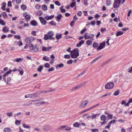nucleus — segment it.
Returning a JSON list of instances; mask_svg holds the SVG:
<instances>
[{"instance_id": "f257e3e1", "label": "nucleus", "mask_w": 132, "mask_h": 132, "mask_svg": "<svg viewBox=\"0 0 132 132\" xmlns=\"http://www.w3.org/2000/svg\"><path fill=\"white\" fill-rule=\"evenodd\" d=\"M79 50L77 48L74 49L71 52V57L72 58H76L79 56Z\"/></svg>"}, {"instance_id": "f03ea898", "label": "nucleus", "mask_w": 132, "mask_h": 132, "mask_svg": "<svg viewBox=\"0 0 132 132\" xmlns=\"http://www.w3.org/2000/svg\"><path fill=\"white\" fill-rule=\"evenodd\" d=\"M114 84L112 82H110L107 83L105 85V88L106 89H111L113 88Z\"/></svg>"}, {"instance_id": "7ed1b4c3", "label": "nucleus", "mask_w": 132, "mask_h": 132, "mask_svg": "<svg viewBox=\"0 0 132 132\" xmlns=\"http://www.w3.org/2000/svg\"><path fill=\"white\" fill-rule=\"evenodd\" d=\"M29 49L30 51H33L35 52H37L39 51V48L37 45L33 46V45L31 44L29 46Z\"/></svg>"}, {"instance_id": "20e7f679", "label": "nucleus", "mask_w": 132, "mask_h": 132, "mask_svg": "<svg viewBox=\"0 0 132 132\" xmlns=\"http://www.w3.org/2000/svg\"><path fill=\"white\" fill-rule=\"evenodd\" d=\"M37 93L30 94L25 95L24 97L25 98H32L33 97H38V95Z\"/></svg>"}, {"instance_id": "39448f33", "label": "nucleus", "mask_w": 132, "mask_h": 132, "mask_svg": "<svg viewBox=\"0 0 132 132\" xmlns=\"http://www.w3.org/2000/svg\"><path fill=\"white\" fill-rule=\"evenodd\" d=\"M35 39V38L33 37H27L25 40V42L28 43H31Z\"/></svg>"}, {"instance_id": "423d86ee", "label": "nucleus", "mask_w": 132, "mask_h": 132, "mask_svg": "<svg viewBox=\"0 0 132 132\" xmlns=\"http://www.w3.org/2000/svg\"><path fill=\"white\" fill-rule=\"evenodd\" d=\"M120 0H114L113 4V7L115 8H117L119 7L121 3Z\"/></svg>"}, {"instance_id": "0eeeda50", "label": "nucleus", "mask_w": 132, "mask_h": 132, "mask_svg": "<svg viewBox=\"0 0 132 132\" xmlns=\"http://www.w3.org/2000/svg\"><path fill=\"white\" fill-rule=\"evenodd\" d=\"M105 45V42H103L102 43H101L99 47L97 48V51H99L102 50L104 48Z\"/></svg>"}, {"instance_id": "6e6552de", "label": "nucleus", "mask_w": 132, "mask_h": 132, "mask_svg": "<svg viewBox=\"0 0 132 132\" xmlns=\"http://www.w3.org/2000/svg\"><path fill=\"white\" fill-rule=\"evenodd\" d=\"M88 103V100H86L81 103L79 105L80 107L82 108H85Z\"/></svg>"}, {"instance_id": "1a4fd4ad", "label": "nucleus", "mask_w": 132, "mask_h": 132, "mask_svg": "<svg viewBox=\"0 0 132 132\" xmlns=\"http://www.w3.org/2000/svg\"><path fill=\"white\" fill-rule=\"evenodd\" d=\"M100 104L99 103L97 104H96V105H94L93 106L91 107H90L89 108H87L85 110H83V112H84V113L85 112H87L88 111H89L91 109H93V108L96 107L98 106H99Z\"/></svg>"}, {"instance_id": "9d476101", "label": "nucleus", "mask_w": 132, "mask_h": 132, "mask_svg": "<svg viewBox=\"0 0 132 132\" xmlns=\"http://www.w3.org/2000/svg\"><path fill=\"white\" fill-rule=\"evenodd\" d=\"M47 34L49 37V39L54 40V38L52 37L54 35V32L52 31H50L48 32Z\"/></svg>"}, {"instance_id": "9b49d317", "label": "nucleus", "mask_w": 132, "mask_h": 132, "mask_svg": "<svg viewBox=\"0 0 132 132\" xmlns=\"http://www.w3.org/2000/svg\"><path fill=\"white\" fill-rule=\"evenodd\" d=\"M41 23L43 25H45L47 23L46 21L42 17H40L39 18Z\"/></svg>"}, {"instance_id": "f8f14e48", "label": "nucleus", "mask_w": 132, "mask_h": 132, "mask_svg": "<svg viewBox=\"0 0 132 132\" xmlns=\"http://www.w3.org/2000/svg\"><path fill=\"white\" fill-rule=\"evenodd\" d=\"M9 28L6 26H5L2 28V31L4 33L7 32H9Z\"/></svg>"}, {"instance_id": "ddd939ff", "label": "nucleus", "mask_w": 132, "mask_h": 132, "mask_svg": "<svg viewBox=\"0 0 132 132\" xmlns=\"http://www.w3.org/2000/svg\"><path fill=\"white\" fill-rule=\"evenodd\" d=\"M52 46H51L48 47H42V51H49L52 48Z\"/></svg>"}, {"instance_id": "4468645a", "label": "nucleus", "mask_w": 132, "mask_h": 132, "mask_svg": "<svg viewBox=\"0 0 132 132\" xmlns=\"http://www.w3.org/2000/svg\"><path fill=\"white\" fill-rule=\"evenodd\" d=\"M100 114L99 113L96 114L93 113L91 116L92 119H95L96 117H98L99 116Z\"/></svg>"}, {"instance_id": "2eb2a0df", "label": "nucleus", "mask_w": 132, "mask_h": 132, "mask_svg": "<svg viewBox=\"0 0 132 132\" xmlns=\"http://www.w3.org/2000/svg\"><path fill=\"white\" fill-rule=\"evenodd\" d=\"M73 125L74 127L78 128L80 126V124L78 122H76L73 124Z\"/></svg>"}, {"instance_id": "dca6fc26", "label": "nucleus", "mask_w": 132, "mask_h": 132, "mask_svg": "<svg viewBox=\"0 0 132 132\" xmlns=\"http://www.w3.org/2000/svg\"><path fill=\"white\" fill-rule=\"evenodd\" d=\"M28 45L26 44L24 48L21 49V50L23 51H28L27 49H28Z\"/></svg>"}, {"instance_id": "f3484780", "label": "nucleus", "mask_w": 132, "mask_h": 132, "mask_svg": "<svg viewBox=\"0 0 132 132\" xmlns=\"http://www.w3.org/2000/svg\"><path fill=\"white\" fill-rule=\"evenodd\" d=\"M56 37L57 39L59 40L62 38V35L61 34H57L56 35Z\"/></svg>"}, {"instance_id": "a211bd4d", "label": "nucleus", "mask_w": 132, "mask_h": 132, "mask_svg": "<svg viewBox=\"0 0 132 132\" xmlns=\"http://www.w3.org/2000/svg\"><path fill=\"white\" fill-rule=\"evenodd\" d=\"M2 6L1 7V9L3 11L5 10V7L6 4L5 3H2Z\"/></svg>"}, {"instance_id": "6ab92c4d", "label": "nucleus", "mask_w": 132, "mask_h": 132, "mask_svg": "<svg viewBox=\"0 0 132 132\" xmlns=\"http://www.w3.org/2000/svg\"><path fill=\"white\" fill-rule=\"evenodd\" d=\"M11 131V129L9 127L5 128L4 130V132H10Z\"/></svg>"}, {"instance_id": "aec40b11", "label": "nucleus", "mask_w": 132, "mask_h": 132, "mask_svg": "<svg viewBox=\"0 0 132 132\" xmlns=\"http://www.w3.org/2000/svg\"><path fill=\"white\" fill-rule=\"evenodd\" d=\"M62 17V15L61 14H60L56 16V20L58 22L61 19Z\"/></svg>"}, {"instance_id": "412c9836", "label": "nucleus", "mask_w": 132, "mask_h": 132, "mask_svg": "<svg viewBox=\"0 0 132 132\" xmlns=\"http://www.w3.org/2000/svg\"><path fill=\"white\" fill-rule=\"evenodd\" d=\"M123 32L120 31H118L116 34V35L117 37H118L119 36H120L123 35Z\"/></svg>"}, {"instance_id": "4be33fe9", "label": "nucleus", "mask_w": 132, "mask_h": 132, "mask_svg": "<svg viewBox=\"0 0 132 132\" xmlns=\"http://www.w3.org/2000/svg\"><path fill=\"white\" fill-rule=\"evenodd\" d=\"M30 23L31 24L34 26H36L37 24L36 21L34 20H32L31 21Z\"/></svg>"}, {"instance_id": "5701e85b", "label": "nucleus", "mask_w": 132, "mask_h": 132, "mask_svg": "<svg viewBox=\"0 0 132 132\" xmlns=\"http://www.w3.org/2000/svg\"><path fill=\"white\" fill-rule=\"evenodd\" d=\"M100 118L101 120L103 121H106L107 120L106 119L105 116L104 115H102L100 117Z\"/></svg>"}, {"instance_id": "b1692460", "label": "nucleus", "mask_w": 132, "mask_h": 132, "mask_svg": "<svg viewBox=\"0 0 132 132\" xmlns=\"http://www.w3.org/2000/svg\"><path fill=\"white\" fill-rule=\"evenodd\" d=\"M93 47L94 48H97L98 47V43L96 42H94L93 44Z\"/></svg>"}, {"instance_id": "393cba45", "label": "nucleus", "mask_w": 132, "mask_h": 132, "mask_svg": "<svg viewBox=\"0 0 132 132\" xmlns=\"http://www.w3.org/2000/svg\"><path fill=\"white\" fill-rule=\"evenodd\" d=\"M0 24L4 26L5 25L6 22L2 19H0Z\"/></svg>"}, {"instance_id": "a878e982", "label": "nucleus", "mask_w": 132, "mask_h": 132, "mask_svg": "<svg viewBox=\"0 0 132 132\" xmlns=\"http://www.w3.org/2000/svg\"><path fill=\"white\" fill-rule=\"evenodd\" d=\"M22 59L21 58H17L15 59H14V61H16L18 62H21Z\"/></svg>"}, {"instance_id": "bb28decb", "label": "nucleus", "mask_w": 132, "mask_h": 132, "mask_svg": "<svg viewBox=\"0 0 132 132\" xmlns=\"http://www.w3.org/2000/svg\"><path fill=\"white\" fill-rule=\"evenodd\" d=\"M88 33L86 32L85 33L84 35V37L85 39H88L89 38V36H88Z\"/></svg>"}, {"instance_id": "cd10ccee", "label": "nucleus", "mask_w": 132, "mask_h": 132, "mask_svg": "<svg viewBox=\"0 0 132 132\" xmlns=\"http://www.w3.org/2000/svg\"><path fill=\"white\" fill-rule=\"evenodd\" d=\"M43 68V67L42 65H40L37 69V71L39 72H41Z\"/></svg>"}, {"instance_id": "c85d7f7f", "label": "nucleus", "mask_w": 132, "mask_h": 132, "mask_svg": "<svg viewBox=\"0 0 132 132\" xmlns=\"http://www.w3.org/2000/svg\"><path fill=\"white\" fill-rule=\"evenodd\" d=\"M43 14V12L41 11H39L37 12H36V14L38 16H40L41 15Z\"/></svg>"}, {"instance_id": "c756f323", "label": "nucleus", "mask_w": 132, "mask_h": 132, "mask_svg": "<svg viewBox=\"0 0 132 132\" xmlns=\"http://www.w3.org/2000/svg\"><path fill=\"white\" fill-rule=\"evenodd\" d=\"M42 8L44 11H46L47 10V6L45 4L43 5L42 6Z\"/></svg>"}, {"instance_id": "7c9ffc66", "label": "nucleus", "mask_w": 132, "mask_h": 132, "mask_svg": "<svg viewBox=\"0 0 132 132\" xmlns=\"http://www.w3.org/2000/svg\"><path fill=\"white\" fill-rule=\"evenodd\" d=\"M43 60L46 61H48L50 60L49 57L45 56L43 57Z\"/></svg>"}, {"instance_id": "2f4dec72", "label": "nucleus", "mask_w": 132, "mask_h": 132, "mask_svg": "<svg viewBox=\"0 0 132 132\" xmlns=\"http://www.w3.org/2000/svg\"><path fill=\"white\" fill-rule=\"evenodd\" d=\"M111 0H107L106 2V4L107 6H109L111 4Z\"/></svg>"}, {"instance_id": "473e14b6", "label": "nucleus", "mask_w": 132, "mask_h": 132, "mask_svg": "<svg viewBox=\"0 0 132 132\" xmlns=\"http://www.w3.org/2000/svg\"><path fill=\"white\" fill-rule=\"evenodd\" d=\"M24 14H23V16H24V18L28 20H29L30 19V17L29 15H24Z\"/></svg>"}, {"instance_id": "72a5a7b5", "label": "nucleus", "mask_w": 132, "mask_h": 132, "mask_svg": "<svg viewBox=\"0 0 132 132\" xmlns=\"http://www.w3.org/2000/svg\"><path fill=\"white\" fill-rule=\"evenodd\" d=\"M21 9L23 10H24L27 9L26 6L24 4H23L21 6Z\"/></svg>"}, {"instance_id": "f704fd0d", "label": "nucleus", "mask_w": 132, "mask_h": 132, "mask_svg": "<svg viewBox=\"0 0 132 132\" xmlns=\"http://www.w3.org/2000/svg\"><path fill=\"white\" fill-rule=\"evenodd\" d=\"M78 89L77 86L73 87L72 89H71V90L72 91H73L76 90H77Z\"/></svg>"}, {"instance_id": "c9c22d12", "label": "nucleus", "mask_w": 132, "mask_h": 132, "mask_svg": "<svg viewBox=\"0 0 132 132\" xmlns=\"http://www.w3.org/2000/svg\"><path fill=\"white\" fill-rule=\"evenodd\" d=\"M119 91L118 90H117L114 93L113 95L114 96H117L119 95Z\"/></svg>"}, {"instance_id": "e433bc0d", "label": "nucleus", "mask_w": 132, "mask_h": 132, "mask_svg": "<svg viewBox=\"0 0 132 132\" xmlns=\"http://www.w3.org/2000/svg\"><path fill=\"white\" fill-rule=\"evenodd\" d=\"M49 24L50 25L52 26H55L56 23L55 22L53 21H52L49 22Z\"/></svg>"}, {"instance_id": "4c0bfd02", "label": "nucleus", "mask_w": 132, "mask_h": 132, "mask_svg": "<svg viewBox=\"0 0 132 132\" xmlns=\"http://www.w3.org/2000/svg\"><path fill=\"white\" fill-rule=\"evenodd\" d=\"M64 66V65L63 64H60L59 65H57L56 66V68H61L62 67H63Z\"/></svg>"}, {"instance_id": "58836bf2", "label": "nucleus", "mask_w": 132, "mask_h": 132, "mask_svg": "<svg viewBox=\"0 0 132 132\" xmlns=\"http://www.w3.org/2000/svg\"><path fill=\"white\" fill-rule=\"evenodd\" d=\"M15 43H18L19 46H22L23 45V43L21 41H20L17 42H15Z\"/></svg>"}, {"instance_id": "ea45409f", "label": "nucleus", "mask_w": 132, "mask_h": 132, "mask_svg": "<svg viewBox=\"0 0 132 132\" xmlns=\"http://www.w3.org/2000/svg\"><path fill=\"white\" fill-rule=\"evenodd\" d=\"M92 42L89 40H87L86 42V44L88 45H91L92 44Z\"/></svg>"}, {"instance_id": "a19ab883", "label": "nucleus", "mask_w": 132, "mask_h": 132, "mask_svg": "<svg viewBox=\"0 0 132 132\" xmlns=\"http://www.w3.org/2000/svg\"><path fill=\"white\" fill-rule=\"evenodd\" d=\"M2 15L4 17L6 18H7L8 16L6 13L5 12H4L2 13Z\"/></svg>"}, {"instance_id": "79ce46f5", "label": "nucleus", "mask_w": 132, "mask_h": 132, "mask_svg": "<svg viewBox=\"0 0 132 132\" xmlns=\"http://www.w3.org/2000/svg\"><path fill=\"white\" fill-rule=\"evenodd\" d=\"M63 6L61 7L60 8V9L61 10V11L62 13H64L65 12L66 10L64 9H63Z\"/></svg>"}, {"instance_id": "37998d69", "label": "nucleus", "mask_w": 132, "mask_h": 132, "mask_svg": "<svg viewBox=\"0 0 132 132\" xmlns=\"http://www.w3.org/2000/svg\"><path fill=\"white\" fill-rule=\"evenodd\" d=\"M44 67L47 68H49L50 67V65L48 63H46L44 65Z\"/></svg>"}, {"instance_id": "c03bdc74", "label": "nucleus", "mask_w": 132, "mask_h": 132, "mask_svg": "<svg viewBox=\"0 0 132 132\" xmlns=\"http://www.w3.org/2000/svg\"><path fill=\"white\" fill-rule=\"evenodd\" d=\"M15 123L16 125H19L20 124L21 121L18 120H17L15 121Z\"/></svg>"}, {"instance_id": "a18cd8bd", "label": "nucleus", "mask_w": 132, "mask_h": 132, "mask_svg": "<svg viewBox=\"0 0 132 132\" xmlns=\"http://www.w3.org/2000/svg\"><path fill=\"white\" fill-rule=\"evenodd\" d=\"M23 127L26 128H30V127L29 126H27L26 124H24L23 125Z\"/></svg>"}, {"instance_id": "49530a36", "label": "nucleus", "mask_w": 132, "mask_h": 132, "mask_svg": "<svg viewBox=\"0 0 132 132\" xmlns=\"http://www.w3.org/2000/svg\"><path fill=\"white\" fill-rule=\"evenodd\" d=\"M41 7V6L38 4H37L35 6V9H39Z\"/></svg>"}, {"instance_id": "de8ad7c7", "label": "nucleus", "mask_w": 132, "mask_h": 132, "mask_svg": "<svg viewBox=\"0 0 132 132\" xmlns=\"http://www.w3.org/2000/svg\"><path fill=\"white\" fill-rule=\"evenodd\" d=\"M44 39L45 40H47L48 39H49V37L47 34L45 35L44 37Z\"/></svg>"}, {"instance_id": "09e8293b", "label": "nucleus", "mask_w": 132, "mask_h": 132, "mask_svg": "<svg viewBox=\"0 0 132 132\" xmlns=\"http://www.w3.org/2000/svg\"><path fill=\"white\" fill-rule=\"evenodd\" d=\"M127 71L129 73H131L132 71V67L128 68Z\"/></svg>"}, {"instance_id": "8fccbe9b", "label": "nucleus", "mask_w": 132, "mask_h": 132, "mask_svg": "<svg viewBox=\"0 0 132 132\" xmlns=\"http://www.w3.org/2000/svg\"><path fill=\"white\" fill-rule=\"evenodd\" d=\"M14 38L18 39H21V37L19 35H14Z\"/></svg>"}, {"instance_id": "3c124183", "label": "nucleus", "mask_w": 132, "mask_h": 132, "mask_svg": "<svg viewBox=\"0 0 132 132\" xmlns=\"http://www.w3.org/2000/svg\"><path fill=\"white\" fill-rule=\"evenodd\" d=\"M91 130L92 132H98L99 131V129H92Z\"/></svg>"}, {"instance_id": "603ef678", "label": "nucleus", "mask_w": 132, "mask_h": 132, "mask_svg": "<svg viewBox=\"0 0 132 132\" xmlns=\"http://www.w3.org/2000/svg\"><path fill=\"white\" fill-rule=\"evenodd\" d=\"M87 30V29L86 28H84L82 30H81L80 32V33L81 34H82L84 33Z\"/></svg>"}, {"instance_id": "864d4df0", "label": "nucleus", "mask_w": 132, "mask_h": 132, "mask_svg": "<svg viewBox=\"0 0 132 132\" xmlns=\"http://www.w3.org/2000/svg\"><path fill=\"white\" fill-rule=\"evenodd\" d=\"M76 4V3L75 2H72L71 3L70 6L72 7H73Z\"/></svg>"}, {"instance_id": "5fc2aeb1", "label": "nucleus", "mask_w": 132, "mask_h": 132, "mask_svg": "<svg viewBox=\"0 0 132 132\" xmlns=\"http://www.w3.org/2000/svg\"><path fill=\"white\" fill-rule=\"evenodd\" d=\"M17 71H19L20 75H23V71L22 69L21 70H19L18 69L17 70Z\"/></svg>"}, {"instance_id": "6e6d98bb", "label": "nucleus", "mask_w": 132, "mask_h": 132, "mask_svg": "<svg viewBox=\"0 0 132 132\" xmlns=\"http://www.w3.org/2000/svg\"><path fill=\"white\" fill-rule=\"evenodd\" d=\"M75 23V21L74 20L72 21L70 23V25L72 27H73L74 25V24Z\"/></svg>"}, {"instance_id": "4d7b16f0", "label": "nucleus", "mask_w": 132, "mask_h": 132, "mask_svg": "<svg viewBox=\"0 0 132 132\" xmlns=\"http://www.w3.org/2000/svg\"><path fill=\"white\" fill-rule=\"evenodd\" d=\"M82 14V12L80 11H79L77 13V15L79 16H80Z\"/></svg>"}, {"instance_id": "13d9d810", "label": "nucleus", "mask_w": 132, "mask_h": 132, "mask_svg": "<svg viewBox=\"0 0 132 132\" xmlns=\"http://www.w3.org/2000/svg\"><path fill=\"white\" fill-rule=\"evenodd\" d=\"M12 112H11L10 113H6V114L8 116L10 117L12 116Z\"/></svg>"}, {"instance_id": "bf43d9fd", "label": "nucleus", "mask_w": 132, "mask_h": 132, "mask_svg": "<svg viewBox=\"0 0 132 132\" xmlns=\"http://www.w3.org/2000/svg\"><path fill=\"white\" fill-rule=\"evenodd\" d=\"M55 3L56 5L58 6H60L61 5V4L58 1H56L55 2Z\"/></svg>"}, {"instance_id": "052dcab7", "label": "nucleus", "mask_w": 132, "mask_h": 132, "mask_svg": "<svg viewBox=\"0 0 132 132\" xmlns=\"http://www.w3.org/2000/svg\"><path fill=\"white\" fill-rule=\"evenodd\" d=\"M7 6L9 7H11L12 6V3L10 1H9L8 2Z\"/></svg>"}, {"instance_id": "680f3d73", "label": "nucleus", "mask_w": 132, "mask_h": 132, "mask_svg": "<svg viewBox=\"0 0 132 132\" xmlns=\"http://www.w3.org/2000/svg\"><path fill=\"white\" fill-rule=\"evenodd\" d=\"M84 3L85 5L86 6L88 5V4L87 3V0H84Z\"/></svg>"}, {"instance_id": "e2e57ef3", "label": "nucleus", "mask_w": 132, "mask_h": 132, "mask_svg": "<svg viewBox=\"0 0 132 132\" xmlns=\"http://www.w3.org/2000/svg\"><path fill=\"white\" fill-rule=\"evenodd\" d=\"M54 70V67H53L51 68H50L49 69H48V71L49 72H50L51 71H53Z\"/></svg>"}, {"instance_id": "0e129e2a", "label": "nucleus", "mask_w": 132, "mask_h": 132, "mask_svg": "<svg viewBox=\"0 0 132 132\" xmlns=\"http://www.w3.org/2000/svg\"><path fill=\"white\" fill-rule=\"evenodd\" d=\"M87 81H85L84 82L81 83L80 84L81 85V86L82 87V86H84V85H85L87 83Z\"/></svg>"}, {"instance_id": "69168bd1", "label": "nucleus", "mask_w": 132, "mask_h": 132, "mask_svg": "<svg viewBox=\"0 0 132 132\" xmlns=\"http://www.w3.org/2000/svg\"><path fill=\"white\" fill-rule=\"evenodd\" d=\"M64 57L65 59H69L70 57V56L68 55H64Z\"/></svg>"}, {"instance_id": "338daca9", "label": "nucleus", "mask_w": 132, "mask_h": 132, "mask_svg": "<svg viewBox=\"0 0 132 132\" xmlns=\"http://www.w3.org/2000/svg\"><path fill=\"white\" fill-rule=\"evenodd\" d=\"M106 30V28H101V31L102 32H103Z\"/></svg>"}, {"instance_id": "774afa93", "label": "nucleus", "mask_w": 132, "mask_h": 132, "mask_svg": "<svg viewBox=\"0 0 132 132\" xmlns=\"http://www.w3.org/2000/svg\"><path fill=\"white\" fill-rule=\"evenodd\" d=\"M132 11L131 10H130L128 12V13L127 14L128 16H130V14L131 13Z\"/></svg>"}]
</instances>
